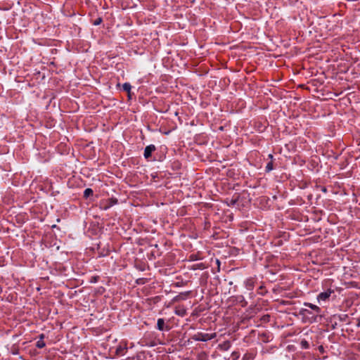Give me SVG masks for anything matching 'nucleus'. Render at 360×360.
Here are the masks:
<instances>
[{
	"label": "nucleus",
	"mask_w": 360,
	"mask_h": 360,
	"mask_svg": "<svg viewBox=\"0 0 360 360\" xmlns=\"http://www.w3.org/2000/svg\"><path fill=\"white\" fill-rule=\"evenodd\" d=\"M213 338H214V335H209L207 333H198L194 336V339L195 340L204 341V342L211 340Z\"/></svg>",
	"instance_id": "f257e3e1"
},
{
	"label": "nucleus",
	"mask_w": 360,
	"mask_h": 360,
	"mask_svg": "<svg viewBox=\"0 0 360 360\" xmlns=\"http://www.w3.org/2000/svg\"><path fill=\"white\" fill-rule=\"evenodd\" d=\"M332 292H333V290L328 289L325 292H321L318 295L317 299L319 301H326V300H328L330 297Z\"/></svg>",
	"instance_id": "f03ea898"
},
{
	"label": "nucleus",
	"mask_w": 360,
	"mask_h": 360,
	"mask_svg": "<svg viewBox=\"0 0 360 360\" xmlns=\"http://www.w3.org/2000/svg\"><path fill=\"white\" fill-rule=\"evenodd\" d=\"M156 149L155 146L154 145H149L145 148L144 150V158L148 159L151 156V154L153 151H155Z\"/></svg>",
	"instance_id": "7ed1b4c3"
},
{
	"label": "nucleus",
	"mask_w": 360,
	"mask_h": 360,
	"mask_svg": "<svg viewBox=\"0 0 360 360\" xmlns=\"http://www.w3.org/2000/svg\"><path fill=\"white\" fill-rule=\"evenodd\" d=\"M165 326V321L162 319H159L157 322L158 329L160 330H163Z\"/></svg>",
	"instance_id": "20e7f679"
},
{
	"label": "nucleus",
	"mask_w": 360,
	"mask_h": 360,
	"mask_svg": "<svg viewBox=\"0 0 360 360\" xmlns=\"http://www.w3.org/2000/svg\"><path fill=\"white\" fill-rule=\"evenodd\" d=\"M304 305L311 308V309L314 310L315 311H316L317 313H319L320 311V308L315 305V304H311V303H304Z\"/></svg>",
	"instance_id": "39448f33"
},
{
	"label": "nucleus",
	"mask_w": 360,
	"mask_h": 360,
	"mask_svg": "<svg viewBox=\"0 0 360 360\" xmlns=\"http://www.w3.org/2000/svg\"><path fill=\"white\" fill-rule=\"evenodd\" d=\"M122 88L125 91L128 92L129 97H130V90L131 88V84L129 83H124L122 86Z\"/></svg>",
	"instance_id": "423d86ee"
},
{
	"label": "nucleus",
	"mask_w": 360,
	"mask_h": 360,
	"mask_svg": "<svg viewBox=\"0 0 360 360\" xmlns=\"http://www.w3.org/2000/svg\"><path fill=\"white\" fill-rule=\"evenodd\" d=\"M92 194H93V191L91 188H86L84 190V196L85 198H88L89 196H90Z\"/></svg>",
	"instance_id": "0eeeda50"
},
{
	"label": "nucleus",
	"mask_w": 360,
	"mask_h": 360,
	"mask_svg": "<svg viewBox=\"0 0 360 360\" xmlns=\"http://www.w3.org/2000/svg\"><path fill=\"white\" fill-rule=\"evenodd\" d=\"M45 346V343L43 340H39L37 342V347L38 348H43Z\"/></svg>",
	"instance_id": "6e6552de"
},
{
	"label": "nucleus",
	"mask_w": 360,
	"mask_h": 360,
	"mask_svg": "<svg viewBox=\"0 0 360 360\" xmlns=\"http://www.w3.org/2000/svg\"><path fill=\"white\" fill-rule=\"evenodd\" d=\"M110 205L105 206V209H107L108 207H110V206H112V205H113L117 203V200L116 199H110Z\"/></svg>",
	"instance_id": "1a4fd4ad"
},
{
	"label": "nucleus",
	"mask_w": 360,
	"mask_h": 360,
	"mask_svg": "<svg viewBox=\"0 0 360 360\" xmlns=\"http://www.w3.org/2000/svg\"><path fill=\"white\" fill-rule=\"evenodd\" d=\"M266 171L270 172L273 169V165L271 162L267 164L266 167Z\"/></svg>",
	"instance_id": "9d476101"
},
{
	"label": "nucleus",
	"mask_w": 360,
	"mask_h": 360,
	"mask_svg": "<svg viewBox=\"0 0 360 360\" xmlns=\"http://www.w3.org/2000/svg\"><path fill=\"white\" fill-rule=\"evenodd\" d=\"M302 345L305 347V348H307L308 347V342L307 341H302Z\"/></svg>",
	"instance_id": "9b49d317"
},
{
	"label": "nucleus",
	"mask_w": 360,
	"mask_h": 360,
	"mask_svg": "<svg viewBox=\"0 0 360 360\" xmlns=\"http://www.w3.org/2000/svg\"><path fill=\"white\" fill-rule=\"evenodd\" d=\"M101 22V18H98V19H97V20L94 22V25H99Z\"/></svg>",
	"instance_id": "f8f14e48"
},
{
	"label": "nucleus",
	"mask_w": 360,
	"mask_h": 360,
	"mask_svg": "<svg viewBox=\"0 0 360 360\" xmlns=\"http://www.w3.org/2000/svg\"><path fill=\"white\" fill-rule=\"evenodd\" d=\"M269 156V158H273V155H271V154H270Z\"/></svg>",
	"instance_id": "ddd939ff"
}]
</instances>
